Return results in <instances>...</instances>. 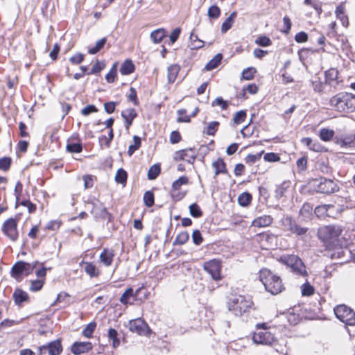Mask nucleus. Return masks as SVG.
I'll return each mask as SVG.
<instances>
[{
    "label": "nucleus",
    "instance_id": "nucleus-32",
    "mask_svg": "<svg viewBox=\"0 0 355 355\" xmlns=\"http://www.w3.org/2000/svg\"><path fill=\"white\" fill-rule=\"evenodd\" d=\"M180 70V67L178 64H172L168 67V81L170 83H174L177 76Z\"/></svg>",
    "mask_w": 355,
    "mask_h": 355
},
{
    "label": "nucleus",
    "instance_id": "nucleus-26",
    "mask_svg": "<svg viewBox=\"0 0 355 355\" xmlns=\"http://www.w3.org/2000/svg\"><path fill=\"white\" fill-rule=\"evenodd\" d=\"M84 270L90 277H96L101 274V270L92 262H84Z\"/></svg>",
    "mask_w": 355,
    "mask_h": 355
},
{
    "label": "nucleus",
    "instance_id": "nucleus-1",
    "mask_svg": "<svg viewBox=\"0 0 355 355\" xmlns=\"http://www.w3.org/2000/svg\"><path fill=\"white\" fill-rule=\"evenodd\" d=\"M330 105L340 112L349 113L355 110V95L351 93H338L329 100Z\"/></svg>",
    "mask_w": 355,
    "mask_h": 355
},
{
    "label": "nucleus",
    "instance_id": "nucleus-42",
    "mask_svg": "<svg viewBox=\"0 0 355 355\" xmlns=\"http://www.w3.org/2000/svg\"><path fill=\"white\" fill-rule=\"evenodd\" d=\"M160 173V166L157 164H154L150 167L148 171V180H155Z\"/></svg>",
    "mask_w": 355,
    "mask_h": 355
},
{
    "label": "nucleus",
    "instance_id": "nucleus-16",
    "mask_svg": "<svg viewBox=\"0 0 355 355\" xmlns=\"http://www.w3.org/2000/svg\"><path fill=\"white\" fill-rule=\"evenodd\" d=\"M335 143L343 148H351L355 147V133L345 135L335 138Z\"/></svg>",
    "mask_w": 355,
    "mask_h": 355
},
{
    "label": "nucleus",
    "instance_id": "nucleus-24",
    "mask_svg": "<svg viewBox=\"0 0 355 355\" xmlns=\"http://www.w3.org/2000/svg\"><path fill=\"white\" fill-rule=\"evenodd\" d=\"M272 218L269 215H264L255 218L252 225L257 227H265L269 226L272 223Z\"/></svg>",
    "mask_w": 355,
    "mask_h": 355
},
{
    "label": "nucleus",
    "instance_id": "nucleus-9",
    "mask_svg": "<svg viewBox=\"0 0 355 355\" xmlns=\"http://www.w3.org/2000/svg\"><path fill=\"white\" fill-rule=\"evenodd\" d=\"M128 327L130 331L139 336H147L150 331L147 323L141 318L130 320Z\"/></svg>",
    "mask_w": 355,
    "mask_h": 355
},
{
    "label": "nucleus",
    "instance_id": "nucleus-37",
    "mask_svg": "<svg viewBox=\"0 0 355 355\" xmlns=\"http://www.w3.org/2000/svg\"><path fill=\"white\" fill-rule=\"evenodd\" d=\"M260 236L262 243H268V245L265 246L266 248L272 247V243L277 241V237L272 234H262Z\"/></svg>",
    "mask_w": 355,
    "mask_h": 355
},
{
    "label": "nucleus",
    "instance_id": "nucleus-13",
    "mask_svg": "<svg viewBox=\"0 0 355 355\" xmlns=\"http://www.w3.org/2000/svg\"><path fill=\"white\" fill-rule=\"evenodd\" d=\"M203 268L211 276L214 280H220L221 279L220 262L216 259H212L204 263Z\"/></svg>",
    "mask_w": 355,
    "mask_h": 355
},
{
    "label": "nucleus",
    "instance_id": "nucleus-49",
    "mask_svg": "<svg viewBox=\"0 0 355 355\" xmlns=\"http://www.w3.org/2000/svg\"><path fill=\"white\" fill-rule=\"evenodd\" d=\"M96 327V323L95 322L89 323L83 331V336L88 338H91Z\"/></svg>",
    "mask_w": 355,
    "mask_h": 355
},
{
    "label": "nucleus",
    "instance_id": "nucleus-31",
    "mask_svg": "<svg viewBox=\"0 0 355 355\" xmlns=\"http://www.w3.org/2000/svg\"><path fill=\"white\" fill-rule=\"evenodd\" d=\"M236 16L237 12L236 11H234L225 20V21L221 25V32L223 33H226L229 29L231 28Z\"/></svg>",
    "mask_w": 355,
    "mask_h": 355
},
{
    "label": "nucleus",
    "instance_id": "nucleus-18",
    "mask_svg": "<svg viewBox=\"0 0 355 355\" xmlns=\"http://www.w3.org/2000/svg\"><path fill=\"white\" fill-rule=\"evenodd\" d=\"M189 183V178L187 176L180 177L178 180L174 181L172 184L173 191L175 192L180 189L182 185H186ZM185 193H178V194L173 193V197L177 200H181L185 196Z\"/></svg>",
    "mask_w": 355,
    "mask_h": 355
},
{
    "label": "nucleus",
    "instance_id": "nucleus-4",
    "mask_svg": "<svg viewBox=\"0 0 355 355\" xmlns=\"http://www.w3.org/2000/svg\"><path fill=\"white\" fill-rule=\"evenodd\" d=\"M252 305V302L250 300H247L243 295H239L230 300L228 309L235 315H241L243 313L248 311Z\"/></svg>",
    "mask_w": 355,
    "mask_h": 355
},
{
    "label": "nucleus",
    "instance_id": "nucleus-39",
    "mask_svg": "<svg viewBox=\"0 0 355 355\" xmlns=\"http://www.w3.org/2000/svg\"><path fill=\"white\" fill-rule=\"evenodd\" d=\"M252 200V196L247 192H243L238 198L239 204L243 207L248 206Z\"/></svg>",
    "mask_w": 355,
    "mask_h": 355
},
{
    "label": "nucleus",
    "instance_id": "nucleus-6",
    "mask_svg": "<svg viewBox=\"0 0 355 355\" xmlns=\"http://www.w3.org/2000/svg\"><path fill=\"white\" fill-rule=\"evenodd\" d=\"M342 228L338 225H327L320 228L318 236L327 243H334L342 233Z\"/></svg>",
    "mask_w": 355,
    "mask_h": 355
},
{
    "label": "nucleus",
    "instance_id": "nucleus-41",
    "mask_svg": "<svg viewBox=\"0 0 355 355\" xmlns=\"http://www.w3.org/2000/svg\"><path fill=\"white\" fill-rule=\"evenodd\" d=\"M164 37V31L163 29H157L153 31L150 34V38L154 43H159Z\"/></svg>",
    "mask_w": 355,
    "mask_h": 355
},
{
    "label": "nucleus",
    "instance_id": "nucleus-53",
    "mask_svg": "<svg viewBox=\"0 0 355 355\" xmlns=\"http://www.w3.org/2000/svg\"><path fill=\"white\" fill-rule=\"evenodd\" d=\"M105 67V63L104 61L97 60L96 63L92 66V68L88 74H96L102 71Z\"/></svg>",
    "mask_w": 355,
    "mask_h": 355
},
{
    "label": "nucleus",
    "instance_id": "nucleus-56",
    "mask_svg": "<svg viewBox=\"0 0 355 355\" xmlns=\"http://www.w3.org/2000/svg\"><path fill=\"white\" fill-rule=\"evenodd\" d=\"M116 66L117 63L115 62L109 73L106 74L105 79L107 83H113L114 81V78L116 76Z\"/></svg>",
    "mask_w": 355,
    "mask_h": 355
},
{
    "label": "nucleus",
    "instance_id": "nucleus-34",
    "mask_svg": "<svg viewBox=\"0 0 355 355\" xmlns=\"http://www.w3.org/2000/svg\"><path fill=\"white\" fill-rule=\"evenodd\" d=\"M335 135V132L333 130L329 129V128H321L319 131V137L321 140L323 141H330L334 136Z\"/></svg>",
    "mask_w": 355,
    "mask_h": 355
},
{
    "label": "nucleus",
    "instance_id": "nucleus-60",
    "mask_svg": "<svg viewBox=\"0 0 355 355\" xmlns=\"http://www.w3.org/2000/svg\"><path fill=\"white\" fill-rule=\"evenodd\" d=\"M261 157V153H257V154H249L245 157V162L247 164H252L258 162Z\"/></svg>",
    "mask_w": 355,
    "mask_h": 355
},
{
    "label": "nucleus",
    "instance_id": "nucleus-57",
    "mask_svg": "<svg viewBox=\"0 0 355 355\" xmlns=\"http://www.w3.org/2000/svg\"><path fill=\"white\" fill-rule=\"evenodd\" d=\"M256 72V69L254 67H249L246 69H244L242 73V76L245 80H251L253 78L254 75Z\"/></svg>",
    "mask_w": 355,
    "mask_h": 355
},
{
    "label": "nucleus",
    "instance_id": "nucleus-7",
    "mask_svg": "<svg viewBox=\"0 0 355 355\" xmlns=\"http://www.w3.org/2000/svg\"><path fill=\"white\" fill-rule=\"evenodd\" d=\"M282 224L285 230L296 236H304L308 231L307 227H302L291 216L284 217L282 220Z\"/></svg>",
    "mask_w": 355,
    "mask_h": 355
},
{
    "label": "nucleus",
    "instance_id": "nucleus-52",
    "mask_svg": "<svg viewBox=\"0 0 355 355\" xmlns=\"http://www.w3.org/2000/svg\"><path fill=\"white\" fill-rule=\"evenodd\" d=\"M219 122L218 121H211L210 122L207 127L205 132L208 135H214L216 131L218 130V126H219Z\"/></svg>",
    "mask_w": 355,
    "mask_h": 355
},
{
    "label": "nucleus",
    "instance_id": "nucleus-64",
    "mask_svg": "<svg viewBox=\"0 0 355 355\" xmlns=\"http://www.w3.org/2000/svg\"><path fill=\"white\" fill-rule=\"evenodd\" d=\"M98 111L97 108L94 105H89L85 107L81 110V114L84 116H87L92 112H96Z\"/></svg>",
    "mask_w": 355,
    "mask_h": 355
},
{
    "label": "nucleus",
    "instance_id": "nucleus-55",
    "mask_svg": "<svg viewBox=\"0 0 355 355\" xmlns=\"http://www.w3.org/2000/svg\"><path fill=\"white\" fill-rule=\"evenodd\" d=\"M67 150L69 153H80L83 150V146L79 143H71L67 144Z\"/></svg>",
    "mask_w": 355,
    "mask_h": 355
},
{
    "label": "nucleus",
    "instance_id": "nucleus-20",
    "mask_svg": "<svg viewBox=\"0 0 355 355\" xmlns=\"http://www.w3.org/2000/svg\"><path fill=\"white\" fill-rule=\"evenodd\" d=\"M92 349V345L90 342H76L71 346V352L74 354H80Z\"/></svg>",
    "mask_w": 355,
    "mask_h": 355
},
{
    "label": "nucleus",
    "instance_id": "nucleus-54",
    "mask_svg": "<svg viewBox=\"0 0 355 355\" xmlns=\"http://www.w3.org/2000/svg\"><path fill=\"white\" fill-rule=\"evenodd\" d=\"M12 163V159L9 157L0 158V170L7 171L9 170Z\"/></svg>",
    "mask_w": 355,
    "mask_h": 355
},
{
    "label": "nucleus",
    "instance_id": "nucleus-44",
    "mask_svg": "<svg viewBox=\"0 0 355 355\" xmlns=\"http://www.w3.org/2000/svg\"><path fill=\"white\" fill-rule=\"evenodd\" d=\"M189 235L187 232H182L178 234L176 236L173 245H183L189 239Z\"/></svg>",
    "mask_w": 355,
    "mask_h": 355
},
{
    "label": "nucleus",
    "instance_id": "nucleus-40",
    "mask_svg": "<svg viewBox=\"0 0 355 355\" xmlns=\"http://www.w3.org/2000/svg\"><path fill=\"white\" fill-rule=\"evenodd\" d=\"M144 202L145 205L148 207H151L153 206L155 202V196L154 193L151 191H147L144 194Z\"/></svg>",
    "mask_w": 355,
    "mask_h": 355
},
{
    "label": "nucleus",
    "instance_id": "nucleus-59",
    "mask_svg": "<svg viewBox=\"0 0 355 355\" xmlns=\"http://www.w3.org/2000/svg\"><path fill=\"white\" fill-rule=\"evenodd\" d=\"M246 118V112L244 110H241L236 112L234 116V122L236 124H239L245 121Z\"/></svg>",
    "mask_w": 355,
    "mask_h": 355
},
{
    "label": "nucleus",
    "instance_id": "nucleus-21",
    "mask_svg": "<svg viewBox=\"0 0 355 355\" xmlns=\"http://www.w3.org/2000/svg\"><path fill=\"white\" fill-rule=\"evenodd\" d=\"M338 71L331 68L325 71V83L331 87H336L338 85Z\"/></svg>",
    "mask_w": 355,
    "mask_h": 355
},
{
    "label": "nucleus",
    "instance_id": "nucleus-17",
    "mask_svg": "<svg viewBox=\"0 0 355 355\" xmlns=\"http://www.w3.org/2000/svg\"><path fill=\"white\" fill-rule=\"evenodd\" d=\"M87 203L91 204L92 205V214L95 215L98 214L99 216L104 218L107 215H110L106 208L96 198H89L87 201Z\"/></svg>",
    "mask_w": 355,
    "mask_h": 355
},
{
    "label": "nucleus",
    "instance_id": "nucleus-22",
    "mask_svg": "<svg viewBox=\"0 0 355 355\" xmlns=\"http://www.w3.org/2000/svg\"><path fill=\"white\" fill-rule=\"evenodd\" d=\"M137 114L134 108H128L121 112V116L125 120V126L126 130L132 124L133 120L137 117Z\"/></svg>",
    "mask_w": 355,
    "mask_h": 355
},
{
    "label": "nucleus",
    "instance_id": "nucleus-43",
    "mask_svg": "<svg viewBox=\"0 0 355 355\" xmlns=\"http://www.w3.org/2000/svg\"><path fill=\"white\" fill-rule=\"evenodd\" d=\"M315 288L308 282L301 286V292L303 296H310L314 293Z\"/></svg>",
    "mask_w": 355,
    "mask_h": 355
},
{
    "label": "nucleus",
    "instance_id": "nucleus-8",
    "mask_svg": "<svg viewBox=\"0 0 355 355\" xmlns=\"http://www.w3.org/2000/svg\"><path fill=\"white\" fill-rule=\"evenodd\" d=\"M316 191L319 193L330 194L338 190L337 184L329 179L321 178L315 180Z\"/></svg>",
    "mask_w": 355,
    "mask_h": 355
},
{
    "label": "nucleus",
    "instance_id": "nucleus-63",
    "mask_svg": "<svg viewBox=\"0 0 355 355\" xmlns=\"http://www.w3.org/2000/svg\"><path fill=\"white\" fill-rule=\"evenodd\" d=\"M264 159L267 162H275L280 159L279 155L275 153H268L264 155Z\"/></svg>",
    "mask_w": 355,
    "mask_h": 355
},
{
    "label": "nucleus",
    "instance_id": "nucleus-12",
    "mask_svg": "<svg viewBox=\"0 0 355 355\" xmlns=\"http://www.w3.org/2000/svg\"><path fill=\"white\" fill-rule=\"evenodd\" d=\"M252 340L257 344L266 345H274L277 343L273 334L265 329L259 332H255L252 336Z\"/></svg>",
    "mask_w": 355,
    "mask_h": 355
},
{
    "label": "nucleus",
    "instance_id": "nucleus-5",
    "mask_svg": "<svg viewBox=\"0 0 355 355\" xmlns=\"http://www.w3.org/2000/svg\"><path fill=\"white\" fill-rule=\"evenodd\" d=\"M336 318L347 325H355V312L345 304L336 306L334 309Z\"/></svg>",
    "mask_w": 355,
    "mask_h": 355
},
{
    "label": "nucleus",
    "instance_id": "nucleus-10",
    "mask_svg": "<svg viewBox=\"0 0 355 355\" xmlns=\"http://www.w3.org/2000/svg\"><path fill=\"white\" fill-rule=\"evenodd\" d=\"M37 262L29 263L24 261H19L16 263L11 269V276L12 277H17L21 275H28L31 274L35 268Z\"/></svg>",
    "mask_w": 355,
    "mask_h": 355
},
{
    "label": "nucleus",
    "instance_id": "nucleus-29",
    "mask_svg": "<svg viewBox=\"0 0 355 355\" xmlns=\"http://www.w3.org/2000/svg\"><path fill=\"white\" fill-rule=\"evenodd\" d=\"M135 67L132 61L130 59L125 60L121 66L120 73L122 75H129L135 71Z\"/></svg>",
    "mask_w": 355,
    "mask_h": 355
},
{
    "label": "nucleus",
    "instance_id": "nucleus-11",
    "mask_svg": "<svg viewBox=\"0 0 355 355\" xmlns=\"http://www.w3.org/2000/svg\"><path fill=\"white\" fill-rule=\"evenodd\" d=\"M62 351L60 340H55L38 347V355H59Z\"/></svg>",
    "mask_w": 355,
    "mask_h": 355
},
{
    "label": "nucleus",
    "instance_id": "nucleus-62",
    "mask_svg": "<svg viewBox=\"0 0 355 355\" xmlns=\"http://www.w3.org/2000/svg\"><path fill=\"white\" fill-rule=\"evenodd\" d=\"M192 239L196 245H198L202 243L203 239L199 230H196L193 232Z\"/></svg>",
    "mask_w": 355,
    "mask_h": 355
},
{
    "label": "nucleus",
    "instance_id": "nucleus-19",
    "mask_svg": "<svg viewBox=\"0 0 355 355\" xmlns=\"http://www.w3.org/2000/svg\"><path fill=\"white\" fill-rule=\"evenodd\" d=\"M301 142L306 145L309 150L315 152H326L327 150L318 141L313 140L310 137L302 138Z\"/></svg>",
    "mask_w": 355,
    "mask_h": 355
},
{
    "label": "nucleus",
    "instance_id": "nucleus-3",
    "mask_svg": "<svg viewBox=\"0 0 355 355\" xmlns=\"http://www.w3.org/2000/svg\"><path fill=\"white\" fill-rule=\"evenodd\" d=\"M280 261L291 268L292 272L295 274L302 277L307 275L306 266L298 256L294 254L284 255L281 257Z\"/></svg>",
    "mask_w": 355,
    "mask_h": 355
},
{
    "label": "nucleus",
    "instance_id": "nucleus-28",
    "mask_svg": "<svg viewBox=\"0 0 355 355\" xmlns=\"http://www.w3.org/2000/svg\"><path fill=\"white\" fill-rule=\"evenodd\" d=\"M12 297L15 304L17 305H20L22 302L28 300V295L27 293L19 288L15 291Z\"/></svg>",
    "mask_w": 355,
    "mask_h": 355
},
{
    "label": "nucleus",
    "instance_id": "nucleus-15",
    "mask_svg": "<svg viewBox=\"0 0 355 355\" xmlns=\"http://www.w3.org/2000/svg\"><path fill=\"white\" fill-rule=\"evenodd\" d=\"M196 158V153L193 148H187L176 151L173 159L175 161L184 160L189 164H193Z\"/></svg>",
    "mask_w": 355,
    "mask_h": 355
},
{
    "label": "nucleus",
    "instance_id": "nucleus-45",
    "mask_svg": "<svg viewBox=\"0 0 355 355\" xmlns=\"http://www.w3.org/2000/svg\"><path fill=\"white\" fill-rule=\"evenodd\" d=\"M44 284V279H38L31 281L30 291L37 292L42 289Z\"/></svg>",
    "mask_w": 355,
    "mask_h": 355
},
{
    "label": "nucleus",
    "instance_id": "nucleus-50",
    "mask_svg": "<svg viewBox=\"0 0 355 355\" xmlns=\"http://www.w3.org/2000/svg\"><path fill=\"white\" fill-rule=\"evenodd\" d=\"M189 212L194 218H199L202 216V211L196 203H193L189 206Z\"/></svg>",
    "mask_w": 355,
    "mask_h": 355
},
{
    "label": "nucleus",
    "instance_id": "nucleus-51",
    "mask_svg": "<svg viewBox=\"0 0 355 355\" xmlns=\"http://www.w3.org/2000/svg\"><path fill=\"white\" fill-rule=\"evenodd\" d=\"M127 173L123 168H119L116 174L115 180L117 183L124 184L127 180Z\"/></svg>",
    "mask_w": 355,
    "mask_h": 355
},
{
    "label": "nucleus",
    "instance_id": "nucleus-27",
    "mask_svg": "<svg viewBox=\"0 0 355 355\" xmlns=\"http://www.w3.org/2000/svg\"><path fill=\"white\" fill-rule=\"evenodd\" d=\"M334 205H322L316 207L314 210V213L318 217L324 218L329 216V210L334 209Z\"/></svg>",
    "mask_w": 355,
    "mask_h": 355
},
{
    "label": "nucleus",
    "instance_id": "nucleus-36",
    "mask_svg": "<svg viewBox=\"0 0 355 355\" xmlns=\"http://www.w3.org/2000/svg\"><path fill=\"white\" fill-rule=\"evenodd\" d=\"M108 338L112 341V345L114 348H116L120 345V340L118 338V332L116 329L110 328L108 330Z\"/></svg>",
    "mask_w": 355,
    "mask_h": 355
},
{
    "label": "nucleus",
    "instance_id": "nucleus-61",
    "mask_svg": "<svg viewBox=\"0 0 355 355\" xmlns=\"http://www.w3.org/2000/svg\"><path fill=\"white\" fill-rule=\"evenodd\" d=\"M85 59V55L80 53H78L69 58L70 62L73 64H80Z\"/></svg>",
    "mask_w": 355,
    "mask_h": 355
},
{
    "label": "nucleus",
    "instance_id": "nucleus-25",
    "mask_svg": "<svg viewBox=\"0 0 355 355\" xmlns=\"http://www.w3.org/2000/svg\"><path fill=\"white\" fill-rule=\"evenodd\" d=\"M136 294H134V290L132 288H129L121 295L119 301L123 304H132L135 301Z\"/></svg>",
    "mask_w": 355,
    "mask_h": 355
},
{
    "label": "nucleus",
    "instance_id": "nucleus-46",
    "mask_svg": "<svg viewBox=\"0 0 355 355\" xmlns=\"http://www.w3.org/2000/svg\"><path fill=\"white\" fill-rule=\"evenodd\" d=\"M289 182H284L283 183L277 186L275 190L276 198H282L284 195L287 189L289 187Z\"/></svg>",
    "mask_w": 355,
    "mask_h": 355
},
{
    "label": "nucleus",
    "instance_id": "nucleus-33",
    "mask_svg": "<svg viewBox=\"0 0 355 355\" xmlns=\"http://www.w3.org/2000/svg\"><path fill=\"white\" fill-rule=\"evenodd\" d=\"M212 166L215 168L216 176L220 173L225 174L227 173L226 164L220 158H218L216 161L214 162Z\"/></svg>",
    "mask_w": 355,
    "mask_h": 355
},
{
    "label": "nucleus",
    "instance_id": "nucleus-2",
    "mask_svg": "<svg viewBox=\"0 0 355 355\" xmlns=\"http://www.w3.org/2000/svg\"><path fill=\"white\" fill-rule=\"evenodd\" d=\"M259 279L266 290L272 295H277L284 289L282 279L268 269L264 268L260 270Z\"/></svg>",
    "mask_w": 355,
    "mask_h": 355
},
{
    "label": "nucleus",
    "instance_id": "nucleus-38",
    "mask_svg": "<svg viewBox=\"0 0 355 355\" xmlns=\"http://www.w3.org/2000/svg\"><path fill=\"white\" fill-rule=\"evenodd\" d=\"M106 42V37L101 38V40L96 42L95 46L89 49L88 53L92 55L96 54L103 48Z\"/></svg>",
    "mask_w": 355,
    "mask_h": 355
},
{
    "label": "nucleus",
    "instance_id": "nucleus-30",
    "mask_svg": "<svg viewBox=\"0 0 355 355\" xmlns=\"http://www.w3.org/2000/svg\"><path fill=\"white\" fill-rule=\"evenodd\" d=\"M345 6L344 3L339 4L335 10V14L338 19L340 20L343 26H347L348 25V18L345 15Z\"/></svg>",
    "mask_w": 355,
    "mask_h": 355
},
{
    "label": "nucleus",
    "instance_id": "nucleus-35",
    "mask_svg": "<svg viewBox=\"0 0 355 355\" xmlns=\"http://www.w3.org/2000/svg\"><path fill=\"white\" fill-rule=\"evenodd\" d=\"M223 55L221 53L216 54L205 66V69L211 71L216 69L221 62Z\"/></svg>",
    "mask_w": 355,
    "mask_h": 355
},
{
    "label": "nucleus",
    "instance_id": "nucleus-58",
    "mask_svg": "<svg viewBox=\"0 0 355 355\" xmlns=\"http://www.w3.org/2000/svg\"><path fill=\"white\" fill-rule=\"evenodd\" d=\"M255 43L261 46H268L271 44V40L267 36L263 35L259 37L255 40Z\"/></svg>",
    "mask_w": 355,
    "mask_h": 355
},
{
    "label": "nucleus",
    "instance_id": "nucleus-47",
    "mask_svg": "<svg viewBox=\"0 0 355 355\" xmlns=\"http://www.w3.org/2000/svg\"><path fill=\"white\" fill-rule=\"evenodd\" d=\"M133 140L134 144L130 145L128 150V153L130 156L139 149L141 146V139L138 136L135 135L133 137Z\"/></svg>",
    "mask_w": 355,
    "mask_h": 355
},
{
    "label": "nucleus",
    "instance_id": "nucleus-14",
    "mask_svg": "<svg viewBox=\"0 0 355 355\" xmlns=\"http://www.w3.org/2000/svg\"><path fill=\"white\" fill-rule=\"evenodd\" d=\"M17 227V223L16 220L10 218L4 222L2 227V231L10 239L15 241L18 239Z\"/></svg>",
    "mask_w": 355,
    "mask_h": 355
},
{
    "label": "nucleus",
    "instance_id": "nucleus-48",
    "mask_svg": "<svg viewBox=\"0 0 355 355\" xmlns=\"http://www.w3.org/2000/svg\"><path fill=\"white\" fill-rule=\"evenodd\" d=\"M220 15V9L217 6H211L209 8L207 15L209 18L216 19Z\"/></svg>",
    "mask_w": 355,
    "mask_h": 355
},
{
    "label": "nucleus",
    "instance_id": "nucleus-23",
    "mask_svg": "<svg viewBox=\"0 0 355 355\" xmlns=\"http://www.w3.org/2000/svg\"><path fill=\"white\" fill-rule=\"evenodd\" d=\"M114 255L115 254L113 250L105 248L101 252L99 259L101 262L107 267L111 266Z\"/></svg>",
    "mask_w": 355,
    "mask_h": 355
}]
</instances>
